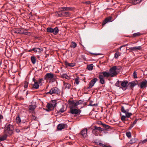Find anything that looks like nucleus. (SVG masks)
<instances>
[{
  "mask_svg": "<svg viewBox=\"0 0 147 147\" xmlns=\"http://www.w3.org/2000/svg\"><path fill=\"white\" fill-rule=\"evenodd\" d=\"M39 84L38 82H34L33 84H32V88L36 89H38Z\"/></svg>",
  "mask_w": 147,
  "mask_h": 147,
  "instance_id": "obj_20",
  "label": "nucleus"
},
{
  "mask_svg": "<svg viewBox=\"0 0 147 147\" xmlns=\"http://www.w3.org/2000/svg\"><path fill=\"white\" fill-rule=\"evenodd\" d=\"M3 116L0 114V123L1 122V119H3Z\"/></svg>",
  "mask_w": 147,
  "mask_h": 147,
  "instance_id": "obj_54",
  "label": "nucleus"
},
{
  "mask_svg": "<svg viewBox=\"0 0 147 147\" xmlns=\"http://www.w3.org/2000/svg\"><path fill=\"white\" fill-rule=\"evenodd\" d=\"M126 134L127 137L129 138H130L131 137V134L130 132H126Z\"/></svg>",
  "mask_w": 147,
  "mask_h": 147,
  "instance_id": "obj_46",
  "label": "nucleus"
},
{
  "mask_svg": "<svg viewBox=\"0 0 147 147\" xmlns=\"http://www.w3.org/2000/svg\"><path fill=\"white\" fill-rule=\"evenodd\" d=\"M142 0H132V3L134 5H136L140 3Z\"/></svg>",
  "mask_w": 147,
  "mask_h": 147,
  "instance_id": "obj_33",
  "label": "nucleus"
},
{
  "mask_svg": "<svg viewBox=\"0 0 147 147\" xmlns=\"http://www.w3.org/2000/svg\"><path fill=\"white\" fill-rule=\"evenodd\" d=\"M31 13H31V12L30 13V14H31Z\"/></svg>",
  "mask_w": 147,
  "mask_h": 147,
  "instance_id": "obj_64",
  "label": "nucleus"
},
{
  "mask_svg": "<svg viewBox=\"0 0 147 147\" xmlns=\"http://www.w3.org/2000/svg\"><path fill=\"white\" fill-rule=\"evenodd\" d=\"M99 145L100 146H102V147H111V146L110 145H108V146L105 145L103 144L102 143H99Z\"/></svg>",
  "mask_w": 147,
  "mask_h": 147,
  "instance_id": "obj_43",
  "label": "nucleus"
},
{
  "mask_svg": "<svg viewBox=\"0 0 147 147\" xmlns=\"http://www.w3.org/2000/svg\"><path fill=\"white\" fill-rule=\"evenodd\" d=\"M66 65L67 66L73 67L75 66V64L74 63H69L67 61H66L65 62Z\"/></svg>",
  "mask_w": 147,
  "mask_h": 147,
  "instance_id": "obj_23",
  "label": "nucleus"
},
{
  "mask_svg": "<svg viewBox=\"0 0 147 147\" xmlns=\"http://www.w3.org/2000/svg\"><path fill=\"white\" fill-rule=\"evenodd\" d=\"M121 53L117 51L115 54L114 58L116 59L119 56H120Z\"/></svg>",
  "mask_w": 147,
  "mask_h": 147,
  "instance_id": "obj_37",
  "label": "nucleus"
},
{
  "mask_svg": "<svg viewBox=\"0 0 147 147\" xmlns=\"http://www.w3.org/2000/svg\"><path fill=\"white\" fill-rule=\"evenodd\" d=\"M138 141V139L136 138H132L129 141V142L127 143V144H132L136 143Z\"/></svg>",
  "mask_w": 147,
  "mask_h": 147,
  "instance_id": "obj_26",
  "label": "nucleus"
},
{
  "mask_svg": "<svg viewBox=\"0 0 147 147\" xmlns=\"http://www.w3.org/2000/svg\"><path fill=\"white\" fill-rule=\"evenodd\" d=\"M147 142V138L146 139H145L143 141V142L145 143H146Z\"/></svg>",
  "mask_w": 147,
  "mask_h": 147,
  "instance_id": "obj_59",
  "label": "nucleus"
},
{
  "mask_svg": "<svg viewBox=\"0 0 147 147\" xmlns=\"http://www.w3.org/2000/svg\"><path fill=\"white\" fill-rule=\"evenodd\" d=\"M94 128L92 129V133L96 136H98V133L101 132L105 130L104 128L96 126H94Z\"/></svg>",
  "mask_w": 147,
  "mask_h": 147,
  "instance_id": "obj_4",
  "label": "nucleus"
},
{
  "mask_svg": "<svg viewBox=\"0 0 147 147\" xmlns=\"http://www.w3.org/2000/svg\"><path fill=\"white\" fill-rule=\"evenodd\" d=\"M85 3H86L88 4H90V1H87Z\"/></svg>",
  "mask_w": 147,
  "mask_h": 147,
  "instance_id": "obj_61",
  "label": "nucleus"
},
{
  "mask_svg": "<svg viewBox=\"0 0 147 147\" xmlns=\"http://www.w3.org/2000/svg\"><path fill=\"white\" fill-rule=\"evenodd\" d=\"M53 29L54 30V32H53V34L55 35H57L59 32V30L58 28L56 27L54 28H53Z\"/></svg>",
  "mask_w": 147,
  "mask_h": 147,
  "instance_id": "obj_32",
  "label": "nucleus"
},
{
  "mask_svg": "<svg viewBox=\"0 0 147 147\" xmlns=\"http://www.w3.org/2000/svg\"><path fill=\"white\" fill-rule=\"evenodd\" d=\"M126 117L125 116L123 115L121 117V119L122 121H124L125 120Z\"/></svg>",
  "mask_w": 147,
  "mask_h": 147,
  "instance_id": "obj_52",
  "label": "nucleus"
},
{
  "mask_svg": "<svg viewBox=\"0 0 147 147\" xmlns=\"http://www.w3.org/2000/svg\"><path fill=\"white\" fill-rule=\"evenodd\" d=\"M125 116L127 118L129 117L130 116L132 115V113H129L128 112H127L125 113Z\"/></svg>",
  "mask_w": 147,
  "mask_h": 147,
  "instance_id": "obj_44",
  "label": "nucleus"
},
{
  "mask_svg": "<svg viewBox=\"0 0 147 147\" xmlns=\"http://www.w3.org/2000/svg\"><path fill=\"white\" fill-rule=\"evenodd\" d=\"M83 101L80 100L75 102L74 100H69L68 103L69 105H73V106L77 107V106L79 105L82 104L83 103Z\"/></svg>",
  "mask_w": 147,
  "mask_h": 147,
  "instance_id": "obj_7",
  "label": "nucleus"
},
{
  "mask_svg": "<svg viewBox=\"0 0 147 147\" xmlns=\"http://www.w3.org/2000/svg\"><path fill=\"white\" fill-rule=\"evenodd\" d=\"M71 85L70 84L67 83L66 84L65 87L68 89H70L71 88Z\"/></svg>",
  "mask_w": 147,
  "mask_h": 147,
  "instance_id": "obj_51",
  "label": "nucleus"
},
{
  "mask_svg": "<svg viewBox=\"0 0 147 147\" xmlns=\"http://www.w3.org/2000/svg\"><path fill=\"white\" fill-rule=\"evenodd\" d=\"M93 102L92 101H91L90 102V104L89 105L92 106H97L98 105V104L97 103L96 104H93Z\"/></svg>",
  "mask_w": 147,
  "mask_h": 147,
  "instance_id": "obj_45",
  "label": "nucleus"
},
{
  "mask_svg": "<svg viewBox=\"0 0 147 147\" xmlns=\"http://www.w3.org/2000/svg\"><path fill=\"white\" fill-rule=\"evenodd\" d=\"M54 75L52 73H47L45 76L44 79L48 80L54 79Z\"/></svg>",
  "mask_w": 147,
  "mask_h": 147,
  "instance_id": "obj_9",
  "label": "nucleus"
},
{
  "mask_svg": "<svg viewBox=\"0 0 147 147\" xmlns=\"http://www.w3.org/2000/svg\"><path fill=\"white\" fill-rule=\"evenodd\" d=\"M30 125H28L23 127L22 128V129L24 131L28 130L30 129Z\"/></svg>",
  "mask_w": 147,
  "mask_h": 147,
  "instance_id": "obj_30",
  "label": "nucleus"
},
{
  "mask_svg": "<svg viewBox=\"0 0 147 147\" xmlns=\"http://www.w3.org/2000/svg\"><path fill=\"white\" fill-rule=\"evenodd\" d=\"M142 47L141 46L138 47H135L129 48L128 50L130 51H136L138 50H142Z\"/></svg>",
  "mask_w": 147,
  "mask_h": 147,
  "instance_id": "obj_12",
  "label": "nucleus"
},
{
  "mask_svg": "<svg viewBox=\"0 0 147 147\" xmlns=\"http://www.w3.org/2000/svg\"><path fill=\"white\" fill-rule=\"evenodd\" d=\"M32 116L33 117L32 119H34V120H35V119L36 118V117L34 116V115H32Z\"/></svg>",
  "mask_w": 147,
  "mask_h": 147,
  "instance_id": "obj_62",
  "label": "nucleus"
},
{
  "mask_svg": "<svg viewBox=\"0 0 147 147\" xmlns=\"http://www.w3.org/2000/svg\"><path fill=\"white\" fill-rule=\"evenodd\" d=\"M92 54L93 55H96V56L100 55V54L99 53H92Z\"/></svg>",
  "mask_w": 147,
  "mask_h": 147,
  "instance_id": "obj_56",
  "label": "nucleus"
},
{
  "mask_svg": "<svg viewBox=\"0 0 147 147\" xmlns=\"http://www.w3.org/2000/svg\"><path fill=\"white\" fill-rule=\"evenodd\" d=\"M112 18L111 16L108 17L105 19L102 23V25H104L108 22H112L113 20H112Z\"/></svg>",
  "mask_w": 147,
  "mask_h": 147,
  "instance_id": "obj_15",
  "label": "nucleus"
},
{
  "mask_svg": "<svg viewBox=\"0 0 147 147\" xmlns=\"http://www.w3.org/2000/svg\"><path fill=\"white\" fill-rule=\"evenodd\" d=\"M71 43V45L70 46V47L73 48H75L76 47L77 45L75 42L73 41Z\"/></svg>",
  "mask_w": 147,
  "mask_h": 147,
  "instance_id": "obj_38",
  "label": "nucleus"
},
{
  "mask_svg": "<svg viewBox=\"0 0 147 147\" xmlns=\"http://www.w3.org/2000/svg\"><path fill=\"white\" fill-rule=\"evenodd\" d=\"M127 45H128V44H126V45H124L122 46H121L120 47V48H119V49H121V48L122 47H125V46H127Z\"/></svg>",
  "mask_w": 147,
  "mask_h": 147,
  "instance_id": "obj_60",
  "label": "nucleus"
},
{
  "mask_svg": "<svg viewBox=\"0 0 147 147\" xmlns=\"http://www.w3.org/2000/svg\"><path fill=\"white\" fill-rule=\"evenodd\" d=\"M52 105H54V104H55V107L56 106V105H57V102H56V101L55 100H52L51 101V103Z\"/></svg>",
  "mask_w": 147,
  "mask_h": 147,
  "instance_id": "obj_49",
  "label": "nucleus"
},
{
  "mask_svg": "<svg viewBox=\"0 0 147 147\" xmlns=\"http://www.w3.org/2000/svg\"><path fill=\"white\" fill-rule=\"evenodd\" d=\"M101 124L102 125L103 127L104 128V130H108L109 129H112V127H110V126L106 125L104 124H103L102 122H101Z\"/></svg>",
  "mask_w": 147,
  "mask_h": 147,
  "instance_id": "obj_18",
  "label": "nucleus"
},
{
  "mask_svg": "<svg viewBox=\"0 0 147 147\" xmlns=\"http://www.w3.org/2000/svg\"><path fill=\"white\" fill-rule=\"evenodd\" d=\"M98 81V79L97 78H95L92 80L90 83L89 84V86L87 88V89H89L92 88L94 85L95 83Z\"/></svg>",
  "mask_w": 147,
  "mask_h": 147,
  "instance_id": "obj_10",
  "label": "nucleus"
},
{
  "mask_svg": "<svg viewBox=\"0 0 147 147\" xmlns=\"http://www.w3.org/2000/svg\"><path fill=\"white\" fill-rule=\"evenodd\" d=\"M134 125L132 124V125H131L129 127V128L130 129H131V128H132L133 126H134Z\"/></svg>",
  "mask_w": 147,
  "mask_h": 147,
  "instance_id": "obj_58",
  "label": "nucleus"
},
{
  "mask_svg": "<svg viewBox=\"0 0 147 147\" xmlns=\"http://www.w3.org/2000/svg\"><path fill=\"white\" fill-rule=\"evenodd\" d=\"M128 84V82L127 81H121V86L120 87V88H122L123 90H125L128 87L127 86Z\"/></svg>",
  "mask_w": 147,
  "mask_h": 147,
  "instance_id": "obj_8",
  "label": "nucleus"
},
{
  "mask_svg": "<svg viewBox=\"0 0 147 147\" xmlns=\"http://www.w3.org/2000/svg\"><path fill=\"white\" fill-rule=\"evenodd\" d=\"M93 64H91L88 65L87 68L89 70H92L93 69Z\"/></svg>",
  "mask_w": 147,
  "mask_h": 147,
  "instance_id": "obj_35",
  "label": "nucleus"
},
{
  "mask_svg": "<svg viewBox=\"0 0 147 147\" xmlns=\"http://www.w3.org/2000/svg\"><path fill=\"white\" fill-rule=\"evenodd\" d=\"M121 81H118L116 82L115 83V85L116 86H117L118 87H120V84H121Z\"/></svg>",
  "mask_w": 147,
  "mask_h": 147,
  "instance_id": "obj_41",
  "label": "nucleus"
},
{
  "mask_svg": "<svg viewBox=\"0 0 147 147\" xmlns=\"http://www.w3.org/2000/svg\"><path fill=\"white\" fill-rule=\"evenodd\" d=\"M28 84V83L27 81H25L24 84V87L25 88H27Z\"/></svg>",
  "mask_w": 147,
  "mask_h": 147,
  "instance_id": "obj_48",
  "label": "nucleus"
},
{
  "mask_svg": "<svg viewBox=\"0 0 147 147\" xmlns=\"http://www.w3.org/2000/svg\"><path fill=\"white\" fill-rule=\"evenodd\" d=\"M133 76L134 78H137V72L136 71H134L133 73Z\"/></svg>",
  "mask_w": 147,
  "mask_h": 147,
  "instance_id": "obj_50",
  "label": "nucleus"
},
{
  "mask_svg": "<svg viewBox=\"0 0 147 147\" xmlns=\"http://www.w3.org/2000/svg\"><path fill=\"white\" fill-rule=\"evenodd\" d=\"M64 107L63 106L59 110L58 113H63L64 111Z\"/></svg>",
  "mask_w": 147,
  "mask_h": 147,
  "instance_id": "obj_47",
  "label": "nucleus"
},
{
  "mask_svg": "<svg viewBox=\"0 0 147 147\" xmlns=\"http://www.w3.org/2000/svg\"><path fill=\"white\" fill-rule=\"evenodd\" d=\"M36 106L34 105H30L29 107V109L30 111H34V109L36 108Z\"/></svg>",
  "mask_w": 147,
  "mask_h": 147,
  "instance_id": "obj_27",
  "label": "nucleus"
},
{
  "mask_svg": "<svg viewBox=\"0 0 147 147\" xmlns=\"http://www.w3.org/2000/svg\"><path fill=\"white\" fill-rule=\"evenodd\" d=\"M69 108H70V113L72 114H78L80 115V113L81 112V110L80 109H77L75 108H78L77 107H76L73 105H69Z\"/></svg>",
  "mask_w": 147,
  "mask_h": 147,
  "instance_id": "obj_3",
  "label": "nucleus"
},
{
  "mask_svg": "<svg viewBox=\"0 0 147 147\" xmlns=\"http://www.w3.org/2000/svg\"><path fill=\"white\" fill-rule=\"evenodd\" d=\"M110 77V75L109 72L105 71L101 72L99 74L98 78L100 79V83L103 84L105 83V80L104 77L109 78Z\"/></svg>",
  "mask_w": 147,
  "mask_h": 147,
  "instance_id": "obj_1",
  "label": "nucleus"
},
{
  "mask_svg": "<svg viewBox=\"0 0 147 147\" xmlns=\"http://www.w3.org/2000/svg\"><path fill=\"white\" fill-rule=\"evenodd\" d=\"M140 88L141 89L145 88L147 86V81L146 80H144L142 81L140 84Z\"/></svg>",
  "mask_w": 147,
  "mask_h": 147,
  "instance_id": "obj_13",
  "label": "nucleus"
},
{
  "mask_svg": "<svg viewBox=\"0 0 147 147\" xmlns=\"http://www.w3.org/2000/svg\"><path fill=\"white\" fill-rule=\"evenodd\" d=\"M31 60L33 64H34L36 63V59L34 56H31Z\"/></svg>",
  "mask_w": 147,
  "mask_h": 147,
  "instance_id": "obj_31",
  "label": "nucleus"
},
{
  "mask_svg": "<svg viewBox=\"0 0 147 147\" xmlns=\"http://www.w3.org/2000/svg\"><path fill=\"white\" fill-rule=\"evenodd\" d=\"M87 129L86 128H85L83 129L80 133L79 134L82 136L83 137L85 138L87 137Z\"/></svg>",
  "mask_w": 147,
  "mask_h": 147,
  "instance_id": "obj_11",
  "label": "nucleus"
},
{
  "mask_svg": "<svg viewBox=\"0 0 147 147\" xmlns=\"http://www.w3.org/2000/svg\"><path fill=\"white\" fill-rule=\"evenodd\" d=\"M52 105L51 103H48L47 105V107L48 108V109L46 111H51L55 107V104Z\"/></svg>",
  "mask_w": 147,
  "mask_h": 147,
  "instance_id": "obj_14",
  "label": "nucleus"
},
{
  "mask_svg": "<svg viewBox=\"0 0 147 147\" xmlns=\"http://www.w3.org/2000/svg\"><path fill=\"white\" fill-rule=\"evenodd\" d=\"M60 91L59 89L56 87H54L52 88L50 91L46 93L47 94H56L58 95L60 94Z\"/></svg>",
  "mask_w": 147,
  "mask_h": 147,
  "instance_id": "obj_6",
  "label": "nucleus"
},
{
  "mask_svg": "<svg viewBox=\"0 0 147 147\" xmlns=\"http://www.w3.org/2000/svg\"><path fill=\"white\" fill-rule=\"evenodd\" d=\"M23 30V29H20L19 28H17L15 29L14 30V32L15 33H17V34H24L25 33L24 32L22 31Z\"/></svg>",
  "mask_w": 147,
  "mask_h": 147,
  "instance_id": "obj_17",
  "label": "nucleus"
},
{
  "mask_svg": "<svg viewBox=\"0 0 147 147\" xmlns=\"http://www.w3.org/2000/svg\"><path fill=\"white\" fill-rule=\"evenodd\" d=\"M65 124H60L57 126V129L59 130H61L65 128Z\"/></svg>",
  "mask_w": 147,
  "mask_h": 147,
  "instance_id": "obj_19",
  "label": "nucleus"
},
{
  "mask_svg": "<svg viewBox=\"0 0 147 147\" xmlns=\"http://www.w3.org/2000/svg\"><path fill=\"white\" fill-rule=\"evenodd\" d=\"M137 119L135 120L134 121L133 124L134 125L135 124H136L137 122Z\"/></svg>",
  "mask_w": 147,
  "mask_h": 147,
  "instance_id": "obj_57",
  "label": "nucleus"
},
{
  "mask_svg": "<svg viewBox=\"0 0 147 147\" xmlns=\"http://www.w3.org/2000/svg\"><path fill=\"white\" fill-rule=\"evenodd\" d=\"M79 78L78 77H77L75 79V83H76L77 85H78L79 84Z\"/></svg>",
  "mask_w": 147,
  "mask_h": 147,
  "instance_id": "obj_42",
  "label": "nucleus"
},
{
  "mask_svg": "<svg viewBox=\"0 0 147 147\" xmlns=\"http://www.w3.org/2000/svg\"><path fill=\"white\" fill-rule=\"evenodd\" d=\"M61 75V77L63 78H65L67 80H69L70 79V77L66 74H63Z\"/></svg>",
  "mask_w": 147,
  "mask_h": 147,
  "instance_id": "obj_28",
  "label": "nucleus"
},
{
  "mask_svg": "<svg viewBox=\"0 0 147 147\" xmlns=\"http://www.w3.org/2000/svg\"><path fill=\"white\" fill-rule=\"evenodd\" d=\"M72 8L67 7H61V9L62 11H69L72 10Z\"/></svg>",
  "mask_w": 147,
  "mask_h": 147,
  "instance_id": "obj_25",
  "label": "nucleus"
},
{
  "mask_svg": "<svg viewBox=\"0 0 147 147\" xmlns=\"http://www.w3.org/2000/svg\"><path fill=\"white\" fill-rule=\"evenodd\" d=\"M33 51L35 52L36 53H40L42 51V49L39 48H33Z\"/></svg>",
  "mask_w": 147,
  "mask_h": 147,
  "instance_id": "obj_22",
  "label": "nucleus"
},
{
  "mask_svg": "<svg viewBox=\"0 0 147 147\" xmlns=\"http://www.w3.org/2000/svg\"><path fill=\"white\" fill-rule=\"evenodd\" d=\"M47 32H48L53 33L54 32L53 28L51 27L47 28Z\"/></svg>",
  "mask_w": 147,
  "mask_h": 147,
  "instance_id": "obj_36",
  "label": "nucleus"
},
{
  "mask_svg": "<svg viewBox=\"0 0 147 147\" xmlns=\"http://www.w3.org/2000/svg\"><path fill=\"white\" fill-rule=\"evenodd\" d=\"M56 16L57 17H61L62 16V11H58L57 12L56 15Z\"/></svg>",
  "mask_w": 147,
  "mask_h": 147,
  "instance_id": "obj_40",
  "label": "nucleus"
},
{
  "mask_svg": "<svg viewBox=\"0 0 147 147\" xmlns=\"http://www.w3.org/2000/svg\"><path fill=\"white\" fill-rule=\"evenodd\" d=\"M8 136H9L7 134H5L3 136L0 137V141H3L5 140Z\"/></svg>",
  "mask_w": 147,
  "mask_h": 147,
  "instance_id": "obj_29",
  "label": "nucleus"
},
{
  "mask_svg": "<svg viewBox=\"0 0 147 147\" xmlns=\"http://www.w3.org/2000/svg\"><path fill=\"white\" fill-rule=\"evenodd\" d=\"M142 35V34L139 32L134 33L133 34L132 37L133 38H135L139 36Z\"/></svg>",
  "mask_w": 147,
  "mask_h": 147,
  "instance_id": "obj_34",
  "label": "nucleus"
},
{
  "mask_svg": "<svg viewBox=\"0 0 147 147\" xmlns=\"http://www.w3.org/2000/svg\"><path fill=\"white\" fill-rule=\"evenodd\" d=\"M62 16L65 17H69L70 16V14L69 12L62 11Z\"/></svg>",
  "mask_w": 147,
  "mask_h": 147,
  "instance_id": "obj_24",
  "label": "nucleus"
},
{
  "mask_svg": "<svg viewBox=\"0 0 147 147\" xmlns=\"http://www.w3.org/2000/svg\"><path fill=\"white\" fill-rule=\"evenodd\" d=\"M16 121L17 123H20L21 121V119L20 117L19 116H18L16 117Z\"/></svg>",
  "mask_w": 147,
  "mask_h": 147,
  "instance_id": "obj_39",
  "label": "nucleus"
},
{
  "mask_svg": "<svg viewBox=\"0 0 147 147\" xmlns=\"http://www.w3.org/2000/svg\"><path fill=\"white\" fill-rule=\"evenodd\" d=\"M13 128L12 125L9 124L5 127L4 131V134H7L9 136L11 135L13 133Z\"/></svg>",
  "mask_w": 147,
  "mask_h": 147,
  "instance_id": "obj_2",
  "label": "nucleus"
},
{
  "mask_svg": "<svg viewBox=\"0 0 147 147\" xmlns=\"http://www.w3.org/2000/svg\"><path fill=\"white\" fill-rule=\"evenodd\" d=\"M137 81H133L131 82H130L129 83H128L127 86H128V87H129L130 88L133 87L135 86L137 84Z\"/></svg>",
  "mask_w": 147,
  "mask_h": 147,
  "instance_id": "obj_16",
  "label": "nucleus"
},
{
  "mask_svg": "<svg viewBox=\"0 0 147 147\" xmlns=\"http://www.w3.org/2000/svg\"><path fill=\"white\" fill-rule=\"evenodd\" d=\"M43 80V79L42 78H39L38 81V82L40 84Z\"/></svg>",
  "mask_w": 147,
  "mask_h": 147,
  "instance_id": "obj_53",
  "label": "nucleus"
},
{
  "mask_svg": "<svg viewBox=\"0 0 147 147\" xmlns=\"http://www.w3.org/2000/svg\"><path fill=\"white\" fill-rule=\"evenodd\" d=\"M32 81L33 82H34V83L38 82V81L37 80H36L34 78L32 79Z\"/></svg>",
  "mask_w": 147,
  "mask_h": 147,
  "instance_id": "obj_55",
  "label": "nucleus"
},
{
  "mask_svg": "<svg viewBox=\"0 0 147 147\" xmlns=\"http://www.w3.org/2000/svg\"><path fill=\"white\" fill-rule=\"evenodd\" d=\"M121 111L125 113L129 112V109H126V107L122 106L121 108Z\"/></svg>",
  "mask_w": 147,
  "mask_h": 147,
  "instance_id": "obj_21",
  "label": "nucleus"
},
{
  "mask_svg": "<svg viewBox=\"0 0 147 147\" xmlns=\"http://www.w3.org/2000/svg\"><path fill=\"white\" fill-rule=\"evenodd\" d=\"M117 67L115 66H114L110 68L109 71L110 75V77H113L116 76L117 74Z\"/></svg>",
  "mask_w": 147,
  "mask_h": 147,
  "instance_id": "obj_5",
  "label": "nucleus"
},
{
  "mask_svg": "<svg viewBox=\"0 0 147 147\" xmlns=\"http://www.w3.org/2000/svg\"><path fill=\"white\" fill-rule=\"evenodd\" d=\"M32 51H33V49H31L29 50L28 51L29 52H31Z\"/></svg>",
  "mask_w": 147,
  "mask_h": 147,
  "instance_id": "obj_63",
  "label": "nucleus"
}]
</instances>
